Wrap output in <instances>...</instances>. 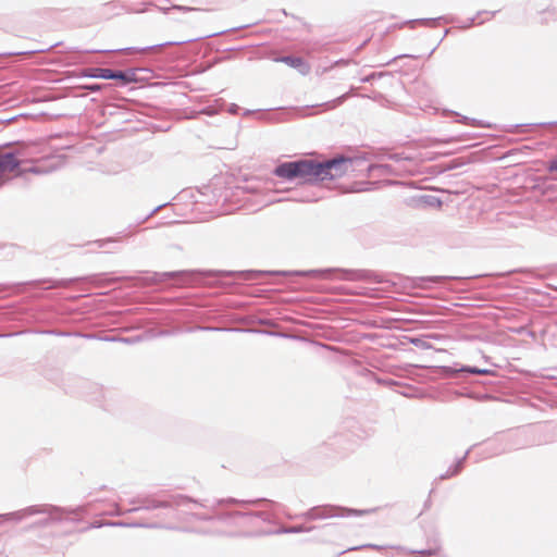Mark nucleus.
<instances>
[{"label":"nucleus","mask_w":557,"mask_h":557,"mask_svg":"<svg viewBox=\"0 0 557 557\" xmlns=\"http://www.w3.org/2000/svg\"><path fill=\"white\" fill-rule=\"evenodd\" d=\"M354 162L352 159L345 157L335 158L326 162L305 159L282 163L276 166L274 174L282 178H299L304 182L334 180L342 177L349 171H354Z\"/></svg>","instance_id":"obj_1"},{"label":"nucleus","mask_w":557,"mask_h":557,"mask_svg":"<svg viewBox=\"0 0 557 557\" xmlns=\"http://www.w3.org/2000/svg\"><path fill=\"white\" fill-rule=\"evenodd\" d=\"M22 161L14 153L7 152L0 154V184L8 181L11 176H18L30 171L38 173L35 169H21Z\"/></svg>","instance_id":"obj_2"},{"label":"nucleus","mask_w":557,"mask_h":557,"mask_svg":"<svg viewBox=\"0 0 557 557\" xmlns=\"http://www.w3.org/2000/svg\"><path fill=\"white\" fill-rule=\"evenodd\" d=\"M280 61L292 67L298 69L304 75L308 74L310 71L309 64L304 59L298 57H284Z\"/></svg>","instance_id":"obj_3"},{"label":"nucleus","mask_w":557,"mask_h":557,"mask_svg":"<svg viewBox=\"0 0 557 557\" xmlns=\"http://www.w3.org/2000/svg\"><path fill=\"white\" fill-rule=\"evenodd\" d=\"M110 79H119L123 85L136 82V73L134 71H129L127 73L121 71H112V76Z\"/></svg>","instance_id":"obj_4"},{"label":"nucleus","mask_w":557,"mask_h":557,"mask_svg":"<svg viewBox=\"0 0 557 557\" xmlns=\"http://www.w3.org/2000/svg\"><path fill=\"white\" fill-rule=\"evenodd\" d=\"M85 76L88 77H97V78H103V79H110V76H112V70L110 69H89L85 72Z\"/></svg>","instance_id":"obj_5"},{"label":"nucleus","mask_w":557,"mask_h":557,"mask_svg":"<svg viewBox=\"0 0 557 557\" xmlns=\"http://www.w3.org/2000/svg\"><path fill=\"white\" fill-rule=\"evenodd\" d=\"M466 371L473 373V374H486L487 373L486 370H480L476 368H468V369H466Z\"/></svg>","instance_id":"obj_6"},{"label":"nucleus","mask_w":557,"mask_h":557,"mask_svg":"<svg viewBox=\"0 0 557 557\" xmlns=\"http://www.w3.org/2000/svg\"><path fill=\"white\" fill-rule=\"evenodd\" d=\"M548 170H549V172H556L557 171V158L549 162Z\"/></svg>","instance_id":"obj_7"},{"label":"nucleus","mask_w":557,"mask_h":557,"mask_svg":"<svg viewBox=\"0 0 557 557\" xmlns=\"http://www.w3.org/2000/svg\"><path fill=\"white\" fill-rule=\"evenodd\" d=\"M88 90L90 91H98L101 89V86L100 85H89L86 87Z\"/></svg>","instance_id":"obj_8"}]
</instances>
